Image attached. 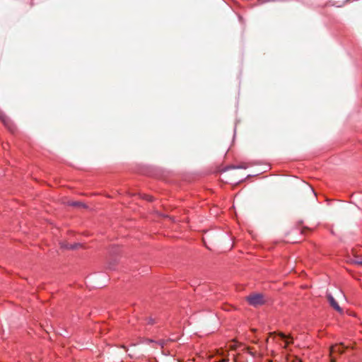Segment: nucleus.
I'll return each instance as SVG.
<instances>
[{"instance_id": "f257e3e1", "label": "nucleus", "mask_w": 362, "mask_h": 362, "mask_svg": "<svg viewBox=\"0 0 362 362\" xmlns=\"http://www.w3.org/2000/svg\"><path fill=\"white\" fill-rule=\"evenodd\" d=\"M250 305L257 307L265 303L264 296L261 293H253L246 297Z\"/></svg>"}, {"instance_id": "f03ea898", "label": "nucleus", "mask_w": 362, "mask_h": 362, "mask_svg": "<svg viewBox=\"0 0 362 362\" xmlns=\"http://www.w3.org/2000/svg\"><path fill=\"white\" fill-rule=\"evenodd\" d=\"M348 346H345L344 343L341 342L339 344H337L330 347V362H336V358L332 356L334 353H338L339 354H342L344 352V349H347Z\"/></svg>"}, {"instance_id": "7ed1b4c3", "label": "nucleus", "mask_w": 362, "mask_h": 362, "mask_svg": "<svg viewBox=\"0 0 362 362\" xmlns=\"http://www.w3.org/2000/svg\"><path fill=\"white\" fill-rule=\"evenodd\" d=\"M327 298L330 305L336 311H337L339 313H343L341 308L339 305L338 303L336 301V300L334 298V297L330 293L327 294Z\"/></svg>"}, {"instance_id": "20e7f679", "label": "nucleus", "mask_w": 362, "mask_h": 362, "mask_svg": "<svg viewBox=\"0 0 362 362\" xmlns=\"http://www.w3.org/2000/svg\"><path fill=\"white\" fill-rule=\"evenodd\" d=\"M278 335L284 339H291L290 341H286L285 342V345L284 346V349H287L288 346L290 344H293V337L291 335H288L286 336L284 333L283 332H279L278 333Z\"/></svg>"}, {"instance_id": "39448f33", "label": "nucleus", "mask_w": 362, "mask_h": 362, "mask_svg": "<svg viewBox=\"0 0 362 362\" xmlns=\"http://www.w3.org/2000/svg\"><path fill=\"white\" fill-rule=\"evenodd\" d=\"M68 204L69 206H72L79 208V209H86L87 208V206L84 203L81 202H69Z\"/></svg>"}, {"instance_id": "423d86ee", "label": "nucleus", "mask_w": 362, "mask_h": 362, "mask_svg": "<svg viewBox=\"0 0 362 362\" xmlns=\"http://www.w3.org/2000/svg\"><path fill=\"white\" fill-rule=\"evenodd\" d=\"M0 120L5 125H8V123H9V119L7 117V116L1 110H0Z\"/></svg>"}, {"instance_id": "0eeeda50", "label": "nucleus", "mask_w": 362, "mask_h": 362, "mask_svg": "<svg viewBox=\"0 0 362 362\" xmlns=\"http://www.w3.org/2000/svg\"><path fill=\"white\" fill-rule=\"evenodd\" d=\"M146 320H147L148 324H149V325H153L156 323V320L153 319L152 317H149L146 318Z\"/></svg>"}, {"instance_id": "6e6552de", "label": "nucleus", "mask_w": 362, "mask_h": 362, "mask_svg": "<svg viewBox=\"0 0 362 362\" xmlns=\"http://www.w3.org/2000/svg\"><path fill=\"white\" fill-rule=\"evenodd\" d=\"M351 262L353 264H357V265H361L362 266V258L360 259H354L352 260Z\"/></svg>"}, {"instance_id": "1a4fd4ad", "label": "nucleus", "mask_w": 362, "mask_h": 362, "mask_svg": "<svg viewBox=\"0 0 362 362\" xmlns=\"http://www.w3.org/2000/svg\"><path fill=\"white\" fill-rule=\"evenodd\" d=\"M62 247H64L68 249H76L78 247V245H63Z\"/></svg>"}, {"instance_id": "9d476101", "label": "nucleus", "mask_w": 362, "mask_h": 362, "mask_svg": "<svg viewBox=\"0 0 362 362\" xmlns=\"http://www.w3.org/2000/svg\"><path fill=\"white\" fill-rule=\"evenodd\" d=\"M158 343V344H159L160 346H161L162 347H163V346H164V344H165V341H164L163 340H160V341H159Z\"/></svg>"}, {"instance_id": "9b49d317", "label": "nucleus", "mask_w": 362, "mask_h": 362, "mask_svg": "<svg viewBox=\"0 0 362 362\" xmlns=\"http://www.w3.org/2000/svg\"><path fill=\"white\" fill-rule=\"evenodd\" d=\"M145 199H147V200H148V201H152V200H153V199H152V197H151V196H149V195H146V196L145 197Z\"/></svg>"}, {"instance_id": "f8f14e48", "label": "nucleus", "mask_w": 362, "mask_h": 362, "mask_svg": "<svg viewBox=\"0 0 362 362\" xmlns=\"http://www.w3.org/2000/svg\"><path fill=\"white\" fill-rule=\"evenodd\" d=\"M274 334H276V332H270V333H269V335H270V336H272V335H274Z\"/></svg>"}, {"instance_id": "ddd939ff", "label": "nucleus", "mask_w": 362, "mask_h": 362, "mask_svg": "<svg viewBox=\"0 0 362 362\" xmlns=\"http://www.w3.org/2000/svg\"><path fill=\"white\" fill-rule=\"evenodd\" d=\"M108 267H109L110 269H112V265H111L110 264L108 265Z\"/></svg>"}]
</instances>
